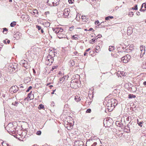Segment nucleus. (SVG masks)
I'll list each match as a JSON object with an SVG mask.
<instances>
[{
    "mask_svg": "<svg viewBox=\"0 0 146 146\" xmlns=\"http://www.w3.org/2000/svg\"><path fill=\"white\" fill-rule=\"evenodd\" d=\"M131 58L129 55L127 54L121 58V60L124 63H127Z\"/></svg>",
    "mask_w": 146,
    "mask_h": 146,
    "instance_id": "f257e3e1",
    "label": "nucleus"
},
{
    "mask_svg": "<svg viewBox=\"0 0 146 146\" xmlns=\"http://www.w3.org/2000/svg\"><path fill=\"white\" fill-rule=\"evenodd\" d=\"M20 64L21 65L27 68H29V66L27 61L24 60H21L20 61Z\"/></svg>",
    "mask_w": 146,
    "mask_h": 146,
    "instance_id": "f03ea898",
    "label": "nucleus"
},
{
    "mask_svg": "<svg viewBox=\"0 0 146 146\" xmlns=\"http://www.w3.org/2000/svg\"><path fill=\"white\" fill-rule=\"evenodd\" d=\"M19 88L16 86H12L9 89V91L11 92H12L14 93L16 92L18 90Z\"/></svg>",
    "mask_w": 146,
    "mask_h": 146,
    "instance_id": "7ed1b4c3",
    "label": "nucleus"
},
{
    "mask_svg": "<svg viewBox=\"0 0 146 146\" xmlns=\"http://www.w3.org/2000/svg\"><path fill=\"white\" fill-rule=\"evenodd\" d=\"M50 51L49 52V54L47 57L46 58L51 59L52 58H53V57L55 55V53L56 52L54 51H52V50H49Z\"/></svg>",
    "mask_w": 146,
    "mask_h": 146,
    "instance_id": "20e7f679",
    "label": "nucleus"
},
{
    "mask_svg": "<svg viewBox=\"0 0 146 146\" xmlns=\"http://www.w3.org/2000/svg\"><path fill=\"white\" fill-rule=\"evenodd\" d=\"M78 83L76 82H75L73 80L71 81L70 84V86L71 88H76L77 87Z\"/></svg>",
    "mask_w": 146,
    "mask_h": 146,
    "instance_id": "39448f33",
    "label": "nucleus"
},
{
    "mask_svg": "<svg viewBox=\"0 0 146 146\" xmlns=\"http://www.w3.org/2000/svg\"><path fill=\"white\" fill-rule=\"evenodd\" d=\"M70 10L69 9H65L63 11V16L65 17H68L69 14V11Z\"/></svg>",
    "mask_w": 146,
    "mask_h": 146,
    "instance_id": "423d86ee",
    "label": "nucleus"
},
{
    "mask_svg": "<svg viewBox=\"0 0 146 146\" xmlns=\"http://www.w3.org/2000/svg\"><path fill=\"white\" fill-rule=\"evenodd\" d=\"M21 17L24 21H27L29 19V16L27 15H21Z\"/></svg>",
    "mask_w": 146,
    "mask_h": 146,
    "instance_id": "0eeeda50",
    "label": "nucleus"
},
{
    "mask_svg": "<svg viewBox=\"0 0 146 146\" xmlns=\"http://www.w3.org/2000/svg\"><path fill=\"white\" fill-rule=\"evenodd\" d=\"M46 63L48 65H50L54 61V58H52L51 59L46 58Z\"/></svg>",
    "mask_w": 146,
    "mask_h": 146,
    "instance_id": "6e6552de",
    "label": "nucleus"
},
{
    "mask_svg": "<svg viewBox=\"0 0 146 146\" xmlns=\"http://www.w3.org/2000/svg\"><path fill=\"white\" fill-rule=\"evenodd\" d=\"M59 33L57 35V36L59 38H65L67 36L65 33Z\"/></svg>",
    "mask_w": 146,
    "mask_h": 146,
    "instance_id": "1a4fd4ad",
    "label": "nucleus"
},
{
    "mask_svg": "<svg viewBox=\"0 0 146 146\" xmlns=\"http://www.w3.org/2000/svg\"><path fill=\"white\" fill-rule=\"evenodd\" d=\"M66 127L69 130H71L73 128L72 124L69 123L67 124V126Z\"/></svg>",
    "mask_w": 146,
    "mask_h": 146,
    "instance_id": "9d476101",
    "label": "nucleus"
},
{
    "mask_svg": "<svg viewBox=\"0 0 146 146\" xmlns=\"http://www.w3.org/2000/svg\"><path fill=\"white\" fill-rule=\"evenodd\" d=\"M36 28L38 29V30L39 31V32H40L42 33H43L44 32L43 30V29H42L41 26H39L38 25H36Z\"/></svg>",
    "mask_w": 146,
    "mask_h": 146,
    "instance_id": "9b49d317",
    "label": "nucleus"
},
{
    "mask_svg": "<svg viewBox=\"0 0 146 146\" xmlns=\"http://www.w3.org/2000/svg\"><path fill=\"white\" fill-rule=\"evenodd\" d=\"M111 101L113 103V106H114V107H115V106H116L117 104V101L116 100L114 99H111Z\"/></svg>",
    "mask_w": 146,
    "mask_h": 146,
    "instance_id": "f8f14e48",
    "label": "nucleus"
},
{
    "mask_svg": "<svg viewBox=\"0 0 146 146\" xmlns=\"http://www.w3.org/2000/svg\"><path fill=\"white\" fill-rule=\"evenodd\" d=\"M59 1L60 0H54L53 2V6H56L58 5Z\"/></svg>",
    "mask_w": 146,
    "mask_h": 146,
    "instance_id": "ddd939ff",
    "label": "nucleus"
},
{
    "mask_svg": "<svg viewBox=\"0 0 146 146\" xmlns=\"http://www.w3.org/2000/svg\"><path fill=\"white\" fill-rule=\"evenodd\" d=\"M75 100L77 102H78L80 101L81 100V98L78 96H75Z\"/></svg>",
    "mask_w": 146,
    "mask_h": 146,
    "instance_id": "4468645a",
    "label": "nucleus"
},
{
    "mask_svg": "<svg viewBox=\"0 0 146 146\" xmlns=\"http://www.w3.org/2000/svg\"><path fill=\"white\" fill-rule=\"evenodd\" d=\"M59 29V27L56 28L55 29H53V31H54L55 33L57 35H58V34L59 33L58 31Z\"/></svg>",
    "mask_w": 146,
    "mask_h": 146,
    "instance_id": "2eb2a0df",
    "label": "nucleus"
},
{
    "mask_svg": "<svg viewBox=\"0 0 146 146\" xmlns=\"http://www.w3.org/2000/svg\"><path fill=\"white\" fill-rule=\"evenodd\" d=\"M81 19L83 21L85 22H87L88 19V18H87L85 16H82L81 17Z\"/></svg>",
    "mask_w": 146,
    "mask_h": 146,
    "instance_id": "dca6fc26",
    "label": "nucleus"
},
{
    "mask_svg": "<svg viewBox=\"0 0 146 146\" xmlns=\"http://www.w3.org/2000/svg\"><path fill=\"white\" fill-rule=\"evenodd\" d=\"M115 49V47L113 46H110L109 47V50L110 51H113Z\"/></svg>",
    "mask_w": 146,
    "mask_h": 146,
    "instance_id": "f3484780",
    "label": "nucleus"
},
{
    "mask_svg": "<svg viewBox=\"0 0 146 146\" xmlns=\"http://www.w3.org/2000/svg\"><path fill=\"white\" fill-rule=\"evenodd\" d=\"M66 77L67 78V77L66 76H63V77L60 78V83H61L63 81L65 80Z\"/></svg>",
    "mask_w": 146,
    "mask_h": 146,
    "instance_id": "a211bd4d",
    "label": "nucleus"
},
{
    "mask_svg": "<svg viewBox=\"0 0 146 146\" xmlns=\"http://www.w3.org/2000/svg\"><path fill=\"white\" fill-rule=\"evenodd\" d=\"M77 35H73L72 36V39H74L75 40H77L78 39V38L77 37Z\"/></svg>",
    "mask_w": 146,
    "mask_h": 146,
    "instance_id": "6ab92c4d",
    "label": "nucleus"
},
{
    "mask_svg": "<svg viewBox=\"0 0 146 146\" xmlns=\"http://www.w3.org/2000/svg\"><path fill=\"white\" fill-rule=\"evenodd\" d=\"M136 96L135 95L131 94H129L128 95V98H135Z\"/></svg>",
    "mask_w": 146,
    "mask_h": 146,
    "instance_id": "aec40b11",
    "label": "nucleus"
},
{
    "mask_svg": "<svg viewBox=\"0 0 146 146\" xmlns=\"http://www.w3.org/2000/svg\"><path fill=\"white\" fill-rule=\"evenodd\" d=\"M16 23L15 21L11 23L10 26L12 27H14L15 25H16Z\"/></svg>",
    "mask_w": 146,
    "mask_h": 146,
    "instance_id": "412c9836",
    "label": "nucleus"
},
{
    "mask_svg": "<svg viewBox=\"0 0 146 146\" xmlns=\"http://www.w3.org/2000/svg\"><path fill=\"white\" fill-rule=\"evenodd\" d=\"M37 14V15H38V10L36 9H35L34 10L33 14L34 15H35V14Z\"/></svg>",
    "mask_w": 146,
    "mask_h": 146,
    "instance_id": "4be33fe9",
    "label": "nucleus"
},
{
    "mask_svg": "<svg viewBox=\"0 0 146 146\" xmlns=\"http://www.w3.org/2000/svg\"><path fill=\"white\" fill-rule=\"evenodd\" d=\"M113 17L111 16H108L105 18V20H108L110 19H112L113 18Z\"/></svg>",
    "mask_w": 146,
    "mask_h": 146,
    "instance_id": "5701e85b",
    "label": "nucleus"
},
{
    "mask_svg": "<svg viewBox=\"0 0 146 146\" xmlns=\"http://www.w3.org/2000/svg\"><path fill=\"white\" fill-rule=\"evenodd\" d=\"M59 29L58 30L59 33H65L64 32V30L62 28L59 27Z\"/></svg>",
    "mask_w": 146,
    "mask_h": 146,
    "instance_id": "b1692460",
    "label": "nucleus"
},
{
    "mask_svg": "<svg viewBox=\"0 0 146 146\" xmlns=\"http://www.w3.org/2000/svg\"><path fill=\"white\" fill-rule=\"evenodd\" d=\"M59 29L58 30L59 33H65L64 32V30L62 28L59 27Z\"/></svg>",
    "mask_w": 146,
    "mask_h": 146,
    "instance_id": "393cba45",
    "label": "nucleus"
},
{
    "mask_svg": "<svg viewBox=\"0 0 146 146\" xmlns=\"http://www.w3.org/2000/svg\"><path fill=\"white\" fill-rule=\"evenodd\" d=\"M44 108V106L42 104H40L39 105V106L38 107V108L39 109H43Z\"/></svg>",
    "mask_w": 146,
    "mask_h": 146,
    "instance_id": "a878e982",
    "label": "nucleus"
},
{
    "mask_svg": "<svg viewBox=\"0 0 146 146\" xmlns=\"http://www.w3.org/2000/svg\"><path fill=\"white\" fill-rule=\"evenodd\" d=\"M140 49L141 51L143 50H145V46H143V45L141 46L140 47Z\"/></svg>",
    "mask_w": 146,
    "mask_h": 146,
    "instance_id": "bb28decb",
    "label": "nucleus"
},
{
    "mask_svg": "<svg viewBox=\"0 0 146 146\" xmlns=\"http://www.w3.org/2000/svg\"><path fill=\"white\" fill-rule=\"evenodd\" d=\"M145 50H143L141 51V54L140 55V57H142L143 56V55L145 53Z\"/></svg>",
    "mask_w": 146,
    "mask_h": 146,
    "instance_id": "cd10ccee",
    "label": "nucleus"
},
{
    "mask_svg": "<svg viewBox=\"0 0 146 146\" xmlns=\"http://www.w3.org/2000/svg\"><path fill=\"white\" fill-rule=\"evenodd\" d=\"M96 40V39H94V38H93L92 39H91V40L90 41V43L93 44V42H95V40Z\"/></svg>",
    "mask_w": 146,
    "mask_h": 146,
    "instance_id": "c85d7f7f",
    "label": "nucleus"
},
{
    "mask_svg": "<svg viewBox=\"0 0 146 146\" xmlns=\"http://www.w3.org/2000/svg\"><path fill=\"white\" fill-rule=\"evenodd\" d=\"M18 102H15L12 103V104L13 105L17 106L18 105Z\"/></svg>",
    "mask_w": 146,
    "mask_h": 146,
    "instance_id": "c756f323",
    "label": "nucleus"
},
{
    "mask_svg": "<svg viewBox=\"0 0 146 146\" xmlns=\"http://www.w3.org/2000/svg\"><path fill=\"white\" fill-rule=\"evenodd\" d=\"M143 123V122L142 121H140L139 122V123H138V124L141 127H142V124Z\"/></svg>",
    "mask_w": 146,
    "mask_h": 146,
    "instance_id": "7c9ffc66",
    "label": "nucleus"
},
{
    "mask_svg": "<svg viewBox=\"0 0 146 146\" xmlns=\"http://www.w3.org/2000/svg\"><path fill=\"white\" fill-rule=\"evenodd\" d=\"M142 7H144V8L146 9V3H144L142 4L141 5Z\"/></svg>",
    "mask_w": 146,
    "mask_h": 146,
    "instance_id": "2f4dec72",
    "label": "nucleus"
},
{
    "mask_svg": "<svg viewBox=\"0 0 146 146\" xmlns=\"http://www.w3.org/2000/svg\"><path fill=\"white\" fill-rule=\"evenodd\" d=\"M132 9H133L134 10H137V5H135V6L134 7H133L132 8Z\"/></svg>",
    "mask_w": 146,
    "mask_h": 146,
    "instance_id": "473e14b6",
    "label": "nucleus"
},
{
    "mask_svg": "<svg viewBox=\"0 0 146 146\" xmlns=\"http://www.w3.org/2000/svg\"><path fill=\"white\" fill-rule=\"evenodd\" d=\"M70 62L71 63V65L72 66H73L74 65L75 63L73 60H71L70 61Z\"/></svg>",
    "mask_w": 146,
    "mask_h": 146,
    "instance_id": "72a5a7b5",
    "label": "nucleus"
},
{
    "mask_svg": "<svg viewBox=\"0 0 146 146\" xmlns=\"http://www.w3.org/2000/svg\"><path fill=\"white\" fill-rule=\"evenodd\" d=\"M32 87L31 86H30L29 87L28 89L26 90V92H28L32 88Z\"/></svg>",
    "mask_w": 146,
    "mask_h": 146,
    "instance_id": "f704fd0d",
    "label": "nucleus"
},
{
    "mask_svg": "<svg viewBox=\"0 0 146 146\" xmlns=\"http://www.w3.org/2000/svg\"><path fill=\"white\" fill-rule=\"evenodd\" d=\"M41 133V132L40 131H38L36 133V134L38 135H40Z\"/></svg>",
    "mask_w": 146,
    "mask_h": 146,
    "instance_id": "c9c22d12",
    "label": "nucleus"
},
{
    "mask_svg": "<svg viewBox=\"0 0 146 146\" xmlns=\"http://www.w3.org/2000/svg\"><path fill=\"white\" fill-rule=\"evenodd\" d=\"M91 112V110L90 109H88L86 111L87 113H90Z\"/></svg>",
    "mask_w": 146,
    "mask_h": 146,
    "instance_id": "e433bc0d",
    "label": "nucleus"
},
{
    "mask_svg": "<svg viewBox=\"0 0 146 146\" xmlns=\"http://www.w3.org/2000/svg\"><path fill=\"white\" fill-rule=\"evenodd\" d=\"M110 102H111V107L113 108H114V106H113V103L111 101V100H110Z\"/></svg>",
    "mask_w": 146,
    "mask_h": 146,
    "instance_id": "4c0bfd02",
    "label": "nucleus"
},
{
    "mask_svg": "<svg viewBox=\"0 0 146 146\" xmlns=\"http://www.w3.org/2000/svg\"><path fill=\"white\" fill-rule=\"evenodd\" d=\"M111 102L110 101H109V102L108 103V104L107 105H108V107H111Z\"/></svg>",
    "mask_w": 146,
    "mask_h": 146,
    "instance_id": "58836bf2",
    "label": "nucleus"
},
{
    "mask_svg": "<svg viewBox=\"0 0 146 146\" xmlns=\"http://www.w3.org/2000/svg\"><path fill=\"white\" fill-rule=\"evenodd\" d=\"M57 66H53L52 67V69H51V70L52 71L54 69L57 68Z\"/></svg>",
    "mask_w": 146,
    "mask_h": 146,
    "instance_id": "ea45409f",
    "label": "nucleus"
},
{
    "mask_svg": "<svg viewBox=\"0 0 146 146\" xmlns=\"http://www.w3.org/2000/svg\"><path fill=\"white\" fill-rule=\"evenodd\" d=\"M54 0H50V4L52 5H53V2Z\"/></svg>",
    "mask_w": 146,
    "mask_h": 146,
    "instance_id": "a19ab883",
    "label": "nucleus"
},
{
    "mask_svg": "<svg viewBox=\"0 0 146 146\" xmlns=\"http://www.w3.org/2000/svg\"><path fill=\"white\" fill-rule=\"evenodd\" d=\"M74 0H68V1L69 3H73Z\"/></svg>",
    "mask_w": 146,
    "mask_h": 146,
    "instance_id": "79ce46f5",
    "label": "nucleus"
},
{
    "mask_svg": "<svg viewBox=\"0 0 146 146\" xmlns=\"http://www.w3.org/2000/svg\"><path fill=\"white\" fill-rule=\"evenodd\" d=\"M94 141V139H92H92H89L88 140L87 142L90 141H92V142H93L94 141Z\"/></svg>",
    "mask_w": 146,
    "mask_h": 146,
    "instance_id": "37998d69",
    "label": "nucleus"
},
{
    "mask_svg": "<svg viewBox=\"0 0 146 146\" xmlns=\"http://www.w3.org/2000/svg\"><path fill=\"white\" fill-rule=\"evenodd\" d=\"M143 7H142V6H141V9H140V10L139 11H144L146 9H142V8H143Z\"/></svg>",
    "mask_w": 146,
    "mask_h": 146,
    "instance_id": "c03bdc74",
    "label": "nucleus"
},
{
    "mask_svg": "<svg viewBox=\"0 0 146 146\" xmlns=\"http://www.w3.org/2000/svg\"><path fill=\"white\" fill-rule=\"evenodd\" d=\"M20 88L22 89V90H24L25 89H22V88H24V86H22V84L20 85Z\"/></svg>",
    "mask_w": 146,
    "mask_h": 146,
    "instance_id": "a18cd8bd",
    "label": "nucleus"
},
{
    "mask_svg": "<svg viewBox=\"0 0 146 146\" xmlns=\"http://www.w3.org/2000/svg\"><path fill=\"white\" fill-rule=\"evenodd\" d=\"M31 95H33V94H31V93H29L28 94V97H29V98H31Z\"/></svg>",
    "mask_w": 146,
    "mask_h": 146,
    "instance_id": "49530a36",
    "label": "nucleus"
},
{
    "mask_svg": "<svg viewBox=\"0 0 146 146\" xmlns=\"http://www.w3.org/2000/svg\"><path fill=\"white\" fill-rule=\"evenodd\" d=\"M96 142H94V143L91 145V146H96L97 145Z\"/></svg>",
    "mask_w": 146,
    "mask_h": 146,
    "instance_id": "de8ad7c7",
    "label": "nucleus"
},
{
    "mask_svg": "<svg viewBox=\"0 0 146 146\" xmlns=\"http://www.w3.org/2000/svg\"><path fill=\"white\" fill-rule=\"evenodd\" d=\"M130 31H131L130 30H127V33L128 35H130L131 33H129V32H130Z\"/></svg>",
    "mask_w": 146,
    "mask_h": 146,
    "instance_id": "09e8293b",
    "label": "nucleus"
},
{
    "mask_svg": "<svg viewBox=\"0 0 146 146\" xmlns=\"http://www.w3.org/2000/svg\"><path fill=\"white\" fill-rule=\"evenodd\" d=\"M99 23V22L98 21H96L95 22V23L96 25H98V24Z\"/></svg>",
    "mask_w": 146,
    "mask_h": 146,
    "instance_id": "8fccbe9b",
    "label": "nucleus"
},
{
    "mask_svg": "<svg viewBox=\"0 0 146 146\" xmlns=\"http://www.w3.org/2000/svg\"><path fill=\"white\" fill-rule=\"evenodd\" d=\"M104 22H102L100 24V25L101 26H105V25H104Z\"/></svg>",
    "mask_w": 146,
    "mask_h": 146,
    "instance_id": "3c124183",
    "label": "nucleus"
},
{
    "mask_svg": "<svg viewBox=\"0 0 146 146\" xmlns=\"http://www.w3.org/2000/svg\"><path fill=\"white\" fill-rule=\"evenodd\" d=\"M3 32H4V31H8V30L6 28H4L3 29Z\"/></svg>",
    "mask_w": 146,
    "mask_h": 146,
    "instance_id": "603ef678",
    "label": "nucleus"
},
{
    "mask_svg": "<svg viewBox=\"0 0 146 146\" xmlns=\"http://www.w3.org/2000/svg\"><path fill=\"white\" fill-rule=\"evenodd\" d=\"M6 40H7V42L8 44H9L10 42V40H8L7 39Z\"/></svg>",
    "mask_w": 146,
    "mask_h": 146,
    "instance_id": "864d4df0",
    "label": "nucleus"
},
{
    "mask_svg": "<svg viewBox=\"0 0 146 146\" xmlns=\"http://www.w3.org/2000/svg\"><path fill=\"white\" fill-rule=\"evenodd\" d=\"M136 14L138 16H139L140 15V12H137L136 13Z\"/></svg>",
    "mask_w": 146,
    "mask_h": 146,
    "instance_id": "5fc2aeb1",
    "label": "nucleus"
},
{
    "mask_svg": "<svg viewBox=\"0 0 146 146\" xmlns=\"http://www.w3.org/2000/svg\"><path fill=\"white\" fill-rule=\"evenodd\" d=\"M50 0H47L46 1V3H47L48 4H49V5H50Z\"/></svg>",
    "mask_w": 146,
    "mask_h": 146,
    "instance_id": "6e6d98bb",
    "label": "nucleus"
},
{
    "mask_svg": "<svg viewBox=\"0 0 146 146\" xmlns=\"http://www.w3.org/2000/svg\"><path fill=\"white\" fill-rule=\"evenodd\" d=\"M93 30V29L92 28H90L89 30H88V31H92Z\"/></svg>",
    "mask_w": 146,
    "mask_h": 146,
    "instance_id": "4d7b16f0",
    "label": "nucleus"
},
{
    "mask_svg": "<svg viewBox=\"0 0 146 146\" xmlns=\"http://www.w3.org/2000/svg\"><path fill=\"white\" fill-rule=\"evenodd\" d=\"M87 53L86 52H85L84 53V56H86L87 55Z\"/></svg>",
    "mask_w": 146,
    "mask_h": 146,
    "instance_id": "13d9d810",
    "label": "nucleus"
},
{
    "mask_svg": "<svg viewBox=\"0 0 146 146\" xmlns=\"http://www.w3.org/2000/svg\"><path fill=\"white\" fill-rule=\"evenodd\" d=\"M3 42L5 44H7V41H6V40H3Z\"/></svg>",
    "mask_w": 146,
    "mask_h": 146,
    "instance_id": "bf43d9fd",
    "label": "nucleus"
},
{
    "mask_svg": "<svg viewBox=\"0 0 146 146\" xmlns=\"http://www.w3.org/2000/svg\"><path fill=\"white\" fill-rule=\"evenodd\" d=\"M56 89H55V90H54L51 93L52 94H53L54 93V92L55 91Z\"/></svg>",
    "mask_w": 146,
    "mask_h": 146,
    "instance_id": "052dcab7",
    "label": "nucleus"
},
{
    "mask_svg": "<svg viewBox=\"0 0 146 146\" xmlns=\"http://www.w3.org/2000/svg\"><path fill=\"white\" fill-rule=\"evenodd\" d=\"M143 84L144 85H146V81L143 82Z\"/></svg>",
    "mask_w": 146,
    "mask_h": 146,
    "instance_id": "680f3d73",
    "label": "nucleus"
},
{
    "mask_svg": "<svg viewBox=\"0 0 146 146\" xmlns=\"http://www.w3.org/2000/svg\"><path fill=\"white\" fill-rule=\"evenodd\" d=\"M98 36H99V37H98L99 38H101L102 37V35H98Z\"/></svg>",
    "mask_w": 146,
    "mask_h": 146,
    "instance_id": "e2e57ef3",
    "label": "nucleus"
},
{
    "mask_svg": "<svg viewBox=\"0 0 146 146\" xmlns=\"http://www.w3.org/2000/svg\"><path fill=\"white\" fill-rule=\"evenodd\" d=\"M11 131L12 132V133L13 134H14L15 133V131L14 130H13V131H12L11 130Z\"/></svg>",
    "mask_w": 146,
    "mask_h": 146,
    "instance_id": "0e129e2a",
    "label": "nucleus"
},
{
    "mask_svg": "<svg viewBox=\"0 0 146 146\" xmlns=\"http://www.w3.org/2000/svg\"><path fill=\"white\" fill-rule=\"evenodd\" d=\"M117 123H118V125H120V123H119V121H117L116 122V124H117Z\"/></svg>",
    "mask_w": 146,
    "mask_h": 146,
    "instance_id": "69168bd1",
    "label": "nucleus"
},
{
    "mask_svg": "<svg viewBox=\"0 0 146 146\" xmlns=\"http://www.w3.org/2000/svg\"><path fill=\"white\" fill-rule=\"evenodd\" d=\"M90 50V48H88V49H87V50H86V52H88V51Z\"/></svg>",
    "mask_w": 146,
    "mask_h": 146,
    "instance_id": "338daca9",
    "label": "nucleus"
},
{
    "mask_svg": "<svg viewBox=\"0 0 146 146\" xmlns=\"http://www.w3.org/2000/svg\"><path fill=\"white\" fill-rule=\"evenodd\" d=\"M11 125L13 126V124H9L8 125V126H11Z\"/></svg>",
    "mask_w": 146,
    "mask_h": 146,
    "instance_id": "774afa93",
    "label": "nucleus"
}]
</instances>
